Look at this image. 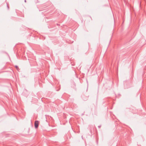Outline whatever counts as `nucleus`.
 Instances as JSON below:
<instances>
[{
	"mask_svg": "<svg viewBox=\"0 0 146 146\" xmlns=\"http://www.w3.org/2000/svg\"><path fill=\"white\" fill-rule=\"evenodd\" d=\"M38 126V121H36L35 122V128H37Z\"/></svg>",
	"mask_w": 146,
	"mask_h": 146,
	"instance_id": "1",
	"label": "nucleus"
},
{
	"mask_svg": "<svg viewBox=\"0 0 146 146\" xmlns=\"http://www.w3.org/2000/svg\"><path fill=\"white\" fill-rule=\"evenodd\" d=\"M15 67H16V68H17V70H18V66H15Z\"/></svg>",
	"mask_w": 146,
	"mask_h": 146,
	"instance_id": "2",
	"label": "nucleus"
},
{
	"mask_svg": "<svg viewBox=\"0 0 146 146\" xmlns=\"http://www.w3.org/2000/svg\"><path fill=\"white\" fill-rule=\"evenodd\" d=\"M101 127V125L98 126V127L99 128H100Z\"/></svg>",
	"mask_w": 146,
	"mask_h": 146,
	"instance_id": "3",
	"label": "nucleus"
},
{
	"mask_svg": "<svg viewBox=\"0 0 146 146\" xmlns=\"http://www.w3.org/2000/svg\"><path fill=\"white\" fill-rule=\"evenodd\" d=\"M25 2H26V0H25Z\"/></svg>",
	"mask_w": 146,
	"mask_h": 146,
	"instance_id": "4",
	"label": "nucleus"
}]
</instances>
